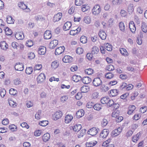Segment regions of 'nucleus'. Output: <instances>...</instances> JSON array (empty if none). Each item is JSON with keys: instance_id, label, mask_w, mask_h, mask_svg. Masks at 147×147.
<instances>
[{"instance_id": "obj_1", "label": "nucleus", "mask_w": 147, "mask_h": 147, "mask_svg": "<svg viewBox=\"0 0 147 147\" xmlns=\"http://www.w3.org/2000/svg\"><path fill=\"white\" fill-rule=\"evenodd\" d=\"M101 10L100 6L98 5H96L92 10V13L94 15L97 16L100 13Z\"/></svg>"}, {"instance_id": "obj_2", "label": "nucleus", "mask_w": 147, "mask_h": 147, "mask_svg": "<svg viewBox=\"0 0 147 147\" xmlns=\"http://www.w3.org/2000/svg\"><path fill=\"white\" fill-rule=\"evenodd\" d=\"M123 128L122 127H120L112 131L111 133V136L113 137H115L119 135L122 132Z\"/></svg>"}, {"instance_id": "obj_3", "label": "nucleus", "mask_w": 147, "mask_h": 147, "mask_svg": "<svg viewBox=\"0 0 147 147\" xmlns=\"http://www.w3.org/2000/svg\"><path fill=\"white\" fill-rule=\"evenodd\" d=\"M102 83V80L99 78H94L92 81L93 86L96 87H97L100 85Z\"/></svg>"}, {"instance_id": "obj_4", "label": "nucleus", "mask_w": 147, "mask_h": 147, "mask_svg": "<svg viewBox=\"0 0 147 147\" xmlns=\"http://www.w3.org/2000/svg\"><path fill=\"white\" fill-rule=\"evenodd\" d=\"M99 130L98 128L93 127L89 130L88 131V134L92 136H95L97 134Z\"/></svg>"}, {"instance_id": "obj_5", "label": "nucleus", "mask_w": 147, "mask_h": 147, "mask_svg": "<svg viewBox=\"0 0 147 147\" xmlns=\"http://www.w3.org/2000/svg\"><path fill=\"white\" fill-rule=\"evenodd\" d=\"M62 112L59 111L55 112V114L53 115V119L54 120H57L61 118L62 116Z\"/></svg>"}, {"instance_id": "obj_6", "label": "nucleus", "mask_w": 147, "mask_h": 147, "mask_svg": "<svg viewBox=\"0 0 147 147\" xmlns=\"http://www.w3.org/2000/svg\"><path fill=\"white\" fill-rule=\"evenodd\" d=\"M19 7L23 9L24 10V11L26 12H29L30 10L29 8H27V6L23 3L20 2L18 4Z\"/></svg>"}, {"instance_id": "obj_7", "label": "nucleus", "mask_w": 147, "mask_h": 147, "mask_svg": "<svg viewBox=\"0 0 147 147\" xmlns=\"http://www.w3.org/2000/svg\"><path fill=\"white\" fill-rule=\"evenodd\" d=\"M64 47H60L57 48L55 52V54L56 55H59L62 54L64 51Z\"/></svg>"}, {"instance_id": "obj_8", "label": "nucleus", "mask_w": 147, "mask_h": 147, "mask_svg": "<svg viewBox=\"0 0 147 147\" xmlns=\"http://www.w3.org/2000/svg\"><path fill=\"white\" fill-rule=\"evenodd\" d=\"M81 31V28L78 27L76 29H74V28H71L69 32L70 35L74 36L79 33Z\"/></svg>"}, {"instance_id": "obj_9", "label": "nucleus", "mask_w": 147, "mask_h": 147, "mask_svg": "<svg viewBox=\"0 0 147 147\" xmlns=\"http://www.w3.org/2000/svg\"><path fill=\"white\" fill-rule=\"evenodd\" d=\"M46 52V48L44 46H41L37 50V52L38 54L40 55H44Z\"/></svg>"}, {"instance_id": "obj_10", "label": "nucleus", "mask_w": 147, "mask_h": 147, "mask_svg": "<svg viewBox=\"0 0 147 147\" xmlns=\"http://www.w3.org/2000/svg\"><path fill=\"white\" fill-rule=\"evenodd\" d=\"M109 133V130L107 129L103 130L100 134V137L105 138L108 135Z\"/></svg>"}, {"instance_id": "obj_11", "label": "nucleus", "mask_w": 147, "mask_h": 147, "mask_svg": "<svg viewBox=\"0 0 147 147\" xmlns=\"http://www.w3.org/2000/svg\"><path fill=\"white\" fill-rule=\"evenodd\" d=\"M58 44V41L55 40L50 42L49 45V47L51 49L54 48Z\"/></svg>"}, {"instance_id": "obj_12", "label": "nucleus", "mask_w": 147, "mask_h": 147, "mask_svg": "<svg viewBox=\"0 0 147 147\" xmlns=\"http://www.w3.org/2000/svg\"><path fill=\"white\" fill-rule=\"evenodd\" d=\"M45 79V76L44 73H41L37 77V82L41 83L43 82Z\"/></svg>"}, {"instance_id": "obj_13", "label": "nucleus", "mask_w": 147, "mask_h": 147, "mask_svg": "<svg viewBox=\"0 0 147 147\" xmlns=\"http://www.w3.org/2000/svg\"><path fill=\"white\" fill-rule=\"evenodd\" d=\"M98 35L101 39L103 40H105L107 37V34L105 32L102 30H100Z\"/></svg>"}, {"instance_id": "obj_14", "label": "nucleus", "mask_w": 147, "mask_h": 147, "mask_svg": "<svg viewBox=\"0 0 147 147\" xmlns=\"http://www.w3.org/2000/svg\"><path fill=\"white\" fill-rule=\"evenodd\" d=\"M73 117L71 115L68 114L65 117V122L66 123H69L73 119Z\"/></svg>"}, {"instance_id": "obj_15", "label": "nucleus", "mask_w": 147, "mask_h": 147, "mask_svg": "<svg viewBox=\"0 0 147 147\" xmlns=\"http://www.w3.org/2000/svg\"><path fill=\"white\" fill-rule=\"evenodd\" d=\"M62 13H58L55 15L53 19V21L54 22L59 21L61 18Z\"/></svg>"}, {"instance_id": "obj_16", "label": "nucleus", "mask_w": 147, "mask_h": 147, "mask_svg": "<svg viewBox=\"0 0 147 147\" xmlns=\"http://www.w3.org/2000/svg\"><path fill=\"white\" fill-rule=\"evenodd\" d=\"M70 129L75 132H78L82 128V126L80 124H76L73 126L71 127Z\"/></svg>"}, {"instance_id": "obj_17", "label": "nucleus", "mask_w": 147, "mask_h": 147, "mask_svg": "<svg viewBox=\"0 0 147 147\" xmlns=\"http://www.w3.org/2000/svg\"><path fill=\"white\" fill-rule=\"evenodd\" d=\"M15 69L18 71H22L24 69V65L22 63L16 64L15 66Z\"/></svg>"}, {"instance_id": "obj_18", "label": "nucleus", "mask_w": 147, "mask_h": 147, "mask_svg": "<svg viewBox=\"0 0 147 147\" xmlns=\"http://www.w3.org/2000/svg\"><path fill=\"white\" fill-rule=\"evenodd\" d=\"M129 28L130 30L133 33H135L136 30V27L133 21H131L129 23Z\"/></svg>"}, {"instance_id": "obj_19", "label": "nucleus", "mask_w": 147, "mask_h": 147, "mask_svg": "<svg viewBox=\"0 0 147 147\" xmlns=\"http://www.w3.org/2000/svg\"><path fill=\"white\" fill-rule=\"evenodd\" d=\"M72 59L73 58L71 57L69 55H66L63 59V61L64 63H68L71 62Z\"/></svg>"}, {"instance_id": "obj_20", "label": "nucleus", "mask_w": 147, "mask_h": 147, "mask_svg": "<svg viewBox=\"0 0 147 147\" xmlns=\"http://www.w3.org/2000/svg\"><path fill=\"white\" fill-rule=\"evenodd\" d=\"M71 26V23L70 22H67L64 24L63 27L64 30H69Z\"/></svg>"}, {"instance_id": "obj_21", "label": "nucleus", "mask_w": 147, "mask_h": 147, "mask_svg": "<svg viewBox=\"0 0 147 147\" xmlns=\"http://www.w3.org/2000/svg\"><path fill=\"white\" fill-rule=\"evenodd\" d=\"M52 36L51 32L50 30L46 31L44 34V37L46 39H49L51 38Z\"/></svg>"}, {"instance_id": "obj_22", "label": "nucleus", "mask_w": 147, "mask_h": 147, "mask_svg": "<svg viewBox=\"0 0 147 147\" xmlns=\"http://www.w3.org/2000/svg\"><path fill=\"white\" fill-rule=\"evenodd\" d=\"M141 30L144 33H146L147 32V25L146 23L142 22L141 24Z\"/></svg>"}, {"instance_id": "obj_23", "label": "nucleus", "mask_w": 147, "mask_h": 147, "mask_svg": "<svg viewBox=\"0 0 147 147\" xmlns=\"http://www.w3.org/2000/svg\"><path fill=\"white\" fill-rule=\"evenodd\" d=\"M97 142L95 140H93L86 143V147H92L97 144Z\"/></svg>"}, {"instance_id": "obj_24", "label": "nucleus", "mask_w": 147, "mask_h": 147, "mask_svg": "<svg viewBox=\"0 0 147 147\" xmlns=\"http://www.w3.org/2000/svg\"><path fill=\"white\" fill-rule=\"evenodd\" d=\"M90 5L88 4H86L83 5L82 6V10L84 12L90 9Z\"/></svg>"}, {"instance_id": "obj_25", "label": "nucleus", "mask_w": 147, "mask_h": 147, "mask_svg": "<svg viewBox=\"0 0 147 147\" xmlns=\"http://www.w3.org/2000/svg\"><path fill=\"white\" fill-rule=\"evenodd\" d=\"M16 38L18 40H22L24 38V36L23 33L18 32L15 34Z\"/></svg>"}, {"instance_id": "obj_26", "label": "nucleus", "mask_w": 147, "mask_h": 147, "mask_svg": "<svg viewBox=\"0 0 147 147\" xmlns=\"http://www.w3.org/2000/svg\"><path fill=\"white\" fill-rule=\"evenodd\" d=\"M82 81L83 83L87 84L91 82V80L90 78L88 77H85L82 79Z\"/></svg>"}, {"instance_id": "obj_27", "label": "nucleus", "mask_w": 147, "mask_h": 147, "mask_svg": "<svg viewBox=\"0 0 147 147\" xmlns=\"http://www.w3.org/2000/svg\"><path fill=\"white\" fill-rule=\"evenodd\" d=\"M141 136L140 132L138 133L136 135L134 136L132 138V141L134 142H136L139 140Z\"/></svg>"}, {"instance_id": "obj_28", "label": "nucleus", "mask_w": 147, "mask_h": 147, "mask_svg": "<svg viewBox=\"0 0 147 147\" xmlns=\"http://www.w3.org/2000/svg\"><path fill=\"white\" fill-rule=\"evenodd\" d=\"M90 88L88 86H84L81 88V91L82 93H86L89 90Z\"/></svg>"}, {"instance_id": "obj_29", "label": "nucleus", "mask_w": 147, "mask_h": 147, "mask_svg": "<svg viewBox=\"0 0 147 147\" xmlns=\"http://www.w3.org/2000/svg\"><path fill=\"white\" fill-rule=\"evenodd\" d=\"M84 111L83 109L80 110L76 113L77 117L78 118H80L82 117L84 114Z\"/></svg>"}, {"instance_id": "obj_30", "label": "nucleus", "mask_w": 147, "mask_h": 147, "mask_svg": "<svg viewBox=\"0 0 147 147\" xmlns=\"http://www.w3.org/2000/svg\"><path fill=\"white\" fill-rule=\"evenodd\" d=\"M14 20L11 16H8L6 18V21L8 24H13L14 22Z\"/></svg>"}, {"instance_id": "obj_31", "label": "nucleus", "mask_w": 147, "mask_h": 147, "mask_svg": "<svg viewBox=\"0 0 147 147\" xmlns=\"http://www.w3.org/2000/svg\"><path fill=\"white\" fill-rule=\"evenodd\" d=\"M136 109V107L134 105H131L129 107V110L127 113L129 115L131 114Z\"/></svg>"}, {"instance_id": "obj_32", "label": "nucleus", "mask_w": 147, "mask_h": 147, "mask_svg": "<svg viewBox=\"0 0 147 147\" xmlns=\"http://www.w3.org/2000/svg\"><path fill=\"white\" fill-rule=\"evenodd\" d=\"M119 51L121 54L124 56H127L129 55L126 50L124 48L120 49Z\"/></svg>"}, {"instance_id": "obj_33", "label": "nucleus", "mask_w": 147, "mask_h": 147, "mask_svg": "<svg viewBox=\"0 0 147 147\" xmlns=\"http://www.w3.org/2000/svg\"><path fill=\"white\" fill-rule=\"evenodd\" d=\"M105 49L108 51H111L112 50L111 45L109 43H105L104 45Z\"/></svg>"}, {"instance_id": "obj_34", "label": "nucleus", "mask_w": 147, "mask_h": 147, "mask_svg": "<svg viewBox=\"0 0 147 147\" xmlns=\"http://www.w3.org/2000/svg\"><path fill=\"white\" fill-rule=\"evenodd\" d=\"M118 91L116 89L111 90L109 92V95L110 96H114L117 95L118 94Z\"/></svg>"}, {"instance_id": "obj_35", "label": "nucleus", "mask_w": 147, "mask_h": 147, "mask_svg": "<svg viewBox=\"0 0 147 147\" xmlns=\"http://www.w3.org/2000/svg\"><path fill=\"white\" fill-rule=\"evenodd\" d=\"M50 135L48 133L45 134L42 136V139L45 142L48 141L50 138Z\"/></svg>"}, {"instance_id": "obj_36", "label": "nucleus", "mask_w": 147, "mask_h": 147, "mask_svg": "<svg viewBox=\"0 0 147 147\" xmlns=\"http://www.w3.org/2000/svg\"><path fill=\"white\" fill-rule=\"evenodd\" d=\"M0 47L3 50H5L8 48V45L5 41L2 42L0 44Z\"/></svg>"}, {"instance_id": "obj_37", "label": "nucleus", "mask_w": 147, "mask_h": 147, "mask_svg": "<svg viewBox=\"0 0 147 147\" xmlns=\"http://www.w3.org/2000/svg\"><path fill=\"white\" fill-rule=\"evenodd\" d=\"M99 51V49L97 47H93L92 49L91 53L93 55L96 54L98 53Z\"/></svg>"}, {"instance_id": "obj_38", "label": "nucleus", "mask_w": 147, "mask_h": 147, "mask_svg": "<svg viewBox=\"0 0 147 147\" xmlns=\"http://www.w3.org/2000/svg\"><path fill=\"white\" fill-rule=\"evenodd\" d=\"M113 4L115 5H119L123 3L122 0H112Z\"/></svg>"}, {"instance_id": "obj_39", "label": "nucleus", "mask_w": 147, "mask_h": 147, "mask_svg": "<svg viewBox=\"0 0 147 147\" xmlns=\"http://www.w3.org/2000/svg\"><path fill=\"white\" fill-rule=\"evenodd\" d=\"M81 78L80 76L76 75H74L72 78V80L75 82H77L80 80H81Z\"/></svg>"}, {"instance_id": "obj_40", "label": "nucleus", "mask_w": 147, "mask_h": 147, "mask_svg": "<svg viewBox=\"0 0 147 147\" xmlns=\"http://www.w3.org/2000/svg\"><path fill=\"white\" fill-rule=\"evenodd\" d=\"M119 27L120 30L122 32L125 31V26L124 23L122 22H120L119 23Z\"/></svg>"}, {"instance_id": "obj_41", "label": "nucleus", "mask_w": 147, "mask_h": 147, "mask_svg": "<svg viewBox=\"0 0 147 147\" xmlns=\"http://www.w3.org/2000/svg\"><path fill=\"white\" fill-rule=\"evenodd\" d=\"M68 98V96L64 95L62 96L60 98V101L62 103H65L67 101Z\"/></svg>"}, {"instance_id": "obj_42", "label": "nucleus", "mask_w": 147, "mask_h": 147, "mask_svg": "<svg viewBox=\"0 0 147 147\" xmlns=\"http://www.w3.org/2000/svg\"><path fill=\"white\" fill-rule=\"evenodd\" d=\"M109 98L106 97H104L101 99V102L102 104H107L109 101Z\"/></svg>"}, {"instance_id": "obj_43", "label": "nucleus", "mask_w": 147, "mask_h": 147, "mask_svg": "<svg viewBox=\"0 0 147 147\" xmlns=\"http://www.w3.org/2000/svg\"><path fill=\"white\" fill-rule=\"evenodd\" d=\"M59 63L57 61H54L52 62L51 66L52 68L54 69L57 68L59 66Z\"/></svg>"}, {"instance_id": "obj_44", "label": "nucleus", "mask_w": 147, "mask_h": 147, "mask_svg": "<svg viewBox=\"0 0 147 147\" xmlns=\"http://www.w3.org/2000/svg\"><path fill=\"white\" fill-rule=\"evenodd\" d=\"M84 22L87 24H90L91 23L90 18L89 16H85L83 19Z\"/></svg>"}, {"instance_id": "obj_45", "label": "nucleus", "mask_w": 147, "mask_h": 147, "mask_svg": "<svg viewBox=\"0 0 147 147\" xmlns=\"http://www.w3.org/2000/svg\"><path fill=\"white\" fill-rule=\"evenodd\" d=\"M102 107V105L100 104H96L94 105L93 106L94 109L95 110L98 111L101 109Z\"/></svg>"}, {"instance_id": "obj_46", "label": "nucleus", "mask_w": 147, "mask_h": 147, "mask_svg": "<svg viewBox=\"0 0 147 147\" xmlns=\"http://www.w3.org/2000/svg\"><path fill=\"white\" fill-rule=\"evenodd\" d=\"M100 89L103 92H105L109 90V88L107 86L104 84L101 86Z\"/></svg>"}, {"instance_id": "obj_47", "label": "nucleus", "mask_w": 147, "mask_h": 147, "mask_svg": "<svg viewBox=\"0 0 147 147\" xmlns=\"http://www.w3.org/2000/svg\"><path fill=\"white\" fill-rule=\"evenodd\" d=\"M48 124V121H42L39 122L38 123V124L40 125L45 127Z\"/></svg>"}, {"instance_id": "obj_48", "label": "nucleus", "mask_w": 147, "mask_h": 147, "mask_svg": "<svg viewBox=\"0 0 147 147\" xmlns=\"http://www.w3.org/2000/svg\"><path fill=\"white\" fill-rule=\"evenodd\" d=\"M85 72L88 75H90L93 73L94 70L91 68L87 69L85 70Z\"/></svg>"}, {"instance_id": "obj_49", "label": "nucleus", "mask_w": 147, "mask_h": 147, "mask_svg": "<svg viewBox=\"0 0 147 147\" xmlns=\"http://www.w3.org/2000/svg\"><path fill=\"white\" fill-rule=\"evenodd\" d=\"M147 111V106H143L141 107L139 111L141 113H144Z\"/></svg>"}, {"instance_id": "obj_50", "label": "nucleus", "mask_w": 147, "mask_h": 147, "mask_svg": "<svg viewBox=\"0 0 147 147\" xmlns=\"http://www.w3.org/2000/svg\"><path fill=\"white\" fill-rule=\"evenodd\" d=\"M119 111L117 110L115 111L112 113V117L115 118H117L119 116Z\"/></svg>"}, {"instance_id": "obj_51", "label": "nucleus", "mask_w": 147, "mask_h": 147, "mask_svg": "<svg viewBox=\"0 0 147 147\" xmlns=\"http://www.w3.org/2000/svg\"><path fill=\"white\" fill-rule=\"evenodd\" d=\"M33 71V69L31 67H27L26 70V73L27 74H30Z\"/></svg>"}, {"instance_id": "obj_52", "label": "nucleus", "mask_w": 147, "mask_h": 147, "mask_svg": "<svg viewBox=\"0 0 147 147\" xmlns=\"http://www.w3.org/2000/svg\"><path fill=\"white\" fill-rule=\"evenodd\" d=\"M106 69L109 71H112L114 69V67L112 65H110L106 67Z\"/></svg>"}, {"instance_id": "obj_53", "label": "nucleus", "mask_w": 147, "mask_h": 147, "mask_svg": "<svg viewBox=\"0 0 147 147\" xmlns=\"http://www.w3.org/2000/svg\"><path fill=\"white\" fill-rule=\"evenodd\" d=\"M83 49L81 47H78L77 48L76 50V53L79 55L82 54L83 52Z\"/></svg>"}, {"instance_id": "obj_54", "label": "nucleus", "mask_w": 147, "mask_h": 147, "mask_svg": "<svg viewBox=\"0 0 147 147\" xmlns=\"http://www.w3.org/2000/svg\"><path fill=\"white\" fill-rule=\"evenodd\" d=\"M9 105L13 107H15L17 106V104L12 100H9Z\"/></svg>"}, {"instance_id": "obj_55", "label": "nucleus", "mask_w": 147, "mask_h": 147, "mask_svg": "<svg viewBox=\"0 0 147 147\" xmlns=\"http://www.w3.org/2000/svg\"><path fill=\"white\" fill-rule=\"evenodd\" d=\"M5 34L7 35H10L12 34V31L11 29L8 27H7L5 29Z\"/></svg>"}, {"instance_id": "obj_56", "label": "nucleus", "mask_w": 147, "mask_h": 147, "mask_svg": "<svg viewBox=\"0 0 147 147\" xmlns=\"http://www.w3.org/2000/svg\"><path fill=\"white\" fill-rule=\"evenodd\" d=\"M9 92L10 94L15 95L18 92L15 89L11 88L9 90Z\"/></svg>"}, {"instance_id": "obj_57", "label": "nucleus", "mask_w": 147, "mask_h": 147, "mask_svg": "<svg viewBox=\"0 0 147 147\" xmlns=\"http://www.w3.org/2000/svg\"><path fill=\"white\" fill-rule=\"evenodd\" d=\"M33 43L32 40H28L27 41L26 43V45L29 47H30L33 45Z\"/></svg>"}, {"instance_id": "obj_58", "label": "nucleus", "mask_w": 147, "mask_h": 147, "mask_svg": "<svg viewBox=\"0 0 147 147\" xmlns=\"http://www.w3.org/2000/svg\"><path fill=\"white\" fill-rule=\"evenodd\" d=\"M98 96V93L97 92H94L92 94V98L96 99Z\"/></svg>"}, {"instance_id": "obj_59", "label": "nucleus", "mask_w": 147, "mask_h": 147, "mask_svg": "<svg viewBox=\"0 0 147 147\" xmlns=\"http://www.w3.org/2000/svg\"><path fill=\"white\" fill-rule=\"evenodd\" d=\"M80 42L82 43H85L87 42L86 38L85 36H82L80 39Z\"/></svg>"}, {"instance_id": "obj_60", "label": "nucleus", "mask_w": 147, "mask_h": 147, "mask_svg": "<svg viewBox=\"0 0 147 147\" xmlns=\"http://www.w3.org/2000/svg\"><path fill=\"white\" fill-rule=\"evenodd\" d=\"M127 11L129 13H131L133 11L134 8L132 5H130L129 6L127 9Z\"/></svg>"}, {"instance_id": "obj_61", "label": "nucleus", "mask_w": 147, "mask_h": 147, "mask_svg": "<svg viewBox=\"0 0 147 147\" xmlns=\"http://www.w3.org/2000/svg\"><path fill=\"white\" fill-rule=\"evenodd\" d=\"M0 95L1 97H4L6 94V90L5 89H1L0 92Z\"/></svg>"}, {"instance_id": "obj_62", "label": "nucleus", "mask_w": 147, "mask_h": 147, "mask_svg": "<svg viewBox=\"0 0 147 147\" xmlns=\"http://www.w3.org/2000/svg\"><path fill=\"white\" fill-rule=\"evenodd\" d=\"M114 75L111 73H108L105 75V77L107 79H111L112 78Z\"/></svg>"}, {"instance_id": "obj_63", "label": "nucleus", "mask_w": 147, "mask_h": 147, "mask_svg": "<svg viewBox=\"0 0 147 147\" xmlns=\"http://www.w3.org/2000/svg\"><path fill=\"white\" fill-rule=\"evenodd\" d=\"M80 133L78 134V137L79 138H80L84 136L85 134V129H83L80 131Z\"/></svg>"}, {"instance_id": "obj_64", "label": "nucleus", "mask_w": 147, "mask_h": 147, "mask_svg": "<svg viewBox=\"0 0 147 147\" xmlns=\"http://www.w3.org/2000/svg\"><path fill=\"white\" fill-rule=\"evenodd\" d=\"M35 57L34 54L32 52L29 53L28 54V57L30 59H32Z\"/></svg>"}]
</instances>
